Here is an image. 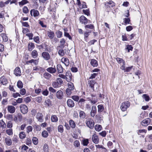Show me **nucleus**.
<instances>
[{
  "label": "nucleus",
  "instance_id": "8fccbe9b",
  "mask_svg": "<svg viewBox=\"0 0 152 152\" xmlns=\"http://www.w3.org/2000/svg\"><path fill=\"white\" fill-rule=\"evenodd\" d=\"M133 48L131 45H127L126 46L125 49L128 50V52H129L130 51H132Z\"/></svg>",
  "mask_w": 152,
  "mask_h": 152
},
{
  "label": "nucleus",
  "instance_id": "4d7b16f0",
  "mask_svg": "<svg viewBox=\"0 0 152 152\" xmlns=\"http://www.w3.org/2000/svg\"><path fill=\"white\" fill-rule=\"evenodd\" d=\"M72 98L75 101L78 102L80 100L79 96L76 95L72 96Z\"/></svg>",
  "mask_w": 152,
  "mask_h": 152
},
{
  "label": "nucleus",
  "instance_id": "ea45409f",
  "mask_svg": "<svg viewBox=\"0 0 152 152\" xmlns=\"http://www.w3.org/2000/svg\"><path fill=\"white\" fill-rule=\"evenodd\" d=\"M82 12L84 14L87 15V16H90V12L89 9L86 10L83 9L82 10Z\"/></svg>",
  "mask_w": 152,
  "mask_h": 152
},
{
  "label": "nucleus",
  "instance_id": "412c9836",
  "mask_svg": "<svg viewBox=\"0 0 152 152\" xmlns=\"http://www.w3.org/2000/svg\"><path fill=\"white\" fill-rule=\"evenodd\" d=\"M57 69L58 73H63L64 69L61 64H58L57 65Z\"/></svg>",
  "mask_w": 152,
  "mask_h": 152
},
{
  "label": "nucleus",
  "instance_id": "bf43d9fd",
  "mask_svg": "<svg viewBox=\"0 0 152 152\" xmlns=\"http://www.w3.org/2000/svg\"><path fill=\"white\" fill-rule=\"evenodd\" d=\"M22 10L23 13L25 14H27L29 12L28 9V7L26 6H25L23 7L22 9Z\"/></svg>",
  "mask_w": 152,
  "mask_h": 152
},
{
  "label": "nucleus",
  "instance_id": "f704fd0d",
  "mask_svg": "<svg viewBox=\"0 0 152 152\" xmlns=\"http://www.w3.org/2000/svg\"><path fill=\"white\" fill-rule=\"evenodd\" d=\"M43 77L45 79L49 80L51 77V75L48 72H46L43 74Z\"/></svg>",
  "mask_w": 152,
  "mask_h": 152
},
{
  "label": "nucleus",
  "instance_id": "37998d69",
  "mask_svg": "<svg viewBox=\"0 0 152 152\" xmlns=\"http://www.w3.org/2000/svg\"><path fill=\"white\" fill-rule=\"evenodd\" d=\"M19 135L20 138L22 139L25 138L26 137V134L24 132H20Z\"/></svg>",
  "mask_w": 152,
  "mask_h": 152
},
{
  "label": "nucleus",
  "instance_id": "f3484780",
  "mask_svg": "<svg viewBox=\"0 0 152 152\" xmlns=\"http://www.w3.org/2000/svg\"><path fill=\"white\" fill-rule=\"evenodd\" d=\"M5 143L7 146H11L12 144V140L11 138L8 136L5 139Z\"/></svg>",
  "mask_w": 152,
  "mask_h": 152
},
{
  "label": "nucleus",
  "instance_id": "79ce46f5",
  "mask_svg": "<svg viewBox=\"0 0 152 152\" xmlns=\"http://www.w3.org/2000/svg\"><path fill=\"white\" fill-rule=\"evenodd\" d=\"M102 126L99 124H96L94 127V128L96 131L98 132L102 130Z\"/></svg>",
  "mask_w": 152,
  "mask_h": 152
},
{
  "label": "nucleus",
  "instance_id": "3c124183",
  "mask_svg": "<svg viewBox=\"0 0 152 152\" xmlns=\"http://www.w3.org/2000/svg\"><path fill=\"white\" fill-rule=\"evenodd\" d=\"M42 135L43 137L46 138L48 136V132L47 131L44 130L42 132Z\"/></svg>",
  "mask_w": 152,
  "mask_h": 152
},
{
  "label": "nucleus",
  "instance_id": "a18cd8bd",
  "mask_svg": "<svg viewBox=\"0 0 152 152\" xmlns=\"http://www.w3.org/2000/svg\"><path fill=\"white\" fill-rule=\"evenodd\" d=\"M68 89L70 90H73L75 87L74 84L72 83H68Z\"/></svg>",
  "mask_w": 152,
  "mask_h": 152
},
{
  "label": "nucleus",
  "instance_id": "39448f33",
  "mask_svg": "<svg viewBox=\"0 0 152 152\" xmlns=\"http://www.w3.org/2000/svg\"><path fill=\"white\" fill-rule=\"evenodd\" d=\"M87 126L90 129H93L94 127V123L93 120L91 118H88L86 121Z\"/></svg>",
  "mask_w": 152,
  "mask_h": 152
},
{
  "label": "nucleus",
  "instance_id": "7ed1b4c3",
  "mask_svg": "<svg viewBox=\"0 0 152 152\" xmlns=\"http://www.w3.org/2000/svg\"><path fill=\"white\" fill-rule=\"evenodd\" d=\"M20 112L24 115L27 113L28 111V107L25 104H21L19 106Z\"/></svg>",
  "mask_w": 152,
  "mask_h": 152
},
{
  "label": "nucleus",
  "instance_id": "7c9ffc66",
  "mask_svg": "<svg viewBox=\"0 0 152 152\" xmlns=\"http://www.w3.org/2000/svg\"><path fill=\"white\" fill-rule=\"evenodd\" d=\"M47 72L49 73L53 74L56 72V69L55 68L53 67H49L46 69Z\"/></svg>",
  "mask_w": 152,
  "mask_h": 152
},
{
  "label": "nucleus",
  "instance_id": "4be33fe9",
  "mask_svg": "<svg viewBox=\"0 0 152 152\" xmlns=\"http://www.w3.org/2000/svg\"><path fill=\"white\" fill-rule=\"evenodd\" d=\"M15 107L12 105H9L7 107V110L11 113H14L15 111Z\"/></svg>",
  "mask_w": 152,
  "mask_h": 152
},
{
  "label": "nucleus",
  "instance_id": "a211bd4d",
  "mask_svg": "<svg viewBox=\"0 0 152 152\" xmlns=\"http://www.w3.org/2000/svg\"><path fill=\"white\" fill-rule=\"evenodd\" d=\"M1 83L4 85H6L8 83L7 79L5 78L4 76H2L0 78Z\"/></svg>",
  "mask_w": 152,
  "mask_h": 152
},
{
  "label": "nucleus",
  "instance_id": "69168bd1",
  "mask_svg": "<svg viewBox=\"0 0 152 152\" xmlns=\"http://www.w3.org/2000/svg\"><path fill=\"white\" fill-rule=\"evenodd\" d=\"M116 60L118 64H120L121 63H124L125 62V61L121 58L117 57L116 58Z\"/></svg>",
  "mask_w": 152,
  "mask_h": 152
},
{
  "label": "nucleus",
  "instance_id": "09e8293b",
  "mask_svg": "<svg viewBox=\"0 0 152 152\" xmlns=\"http://www.w3.org/2000/svg\"><path fill=\"white\" fill-rule=\"evenodd\" d=\"M6 133L9 135H12L13 134V130L12 129H7L6 130Z\"/></svg>",
  "mask_w": 152,
  "mask_h": 152
},
{
  "label": "nucleus",
  "instance_id": "2eb2a0df",
  "mask_svg": "<svg viewBox=\"0 0 152 152\" xmlns=\"http://www.w3.org/2000/svg\"><path fill=\"white\" fill-rule=\"evenodd\" d=\"M57 98L59 99H62L64 97V94L63 91L60 90L58 91L56 93Z\"/></svg>",
  "mask_w": 152,
  "mask_h": 152
},
{
  "label": "nucleus",
  "instance_id": "052dcab7",
  "mask_svg": "<svg viewBox=\"0 0 152 152\" xmlns=\"http://www.w3.org/2000/svg\"><path fill=\"white\" fill-rule=\"evenodd\" d=\"M107 145L110 149H112L113 148V144L111 141H109L107 142Z\"/></svg>",
  "mask_w": 152,
  "mask_h": 152
},
{
  "label": "nucleus",
  "instance_id": "f257e3e1",
  "mask_svg": "<svg viewBox=\"0 0 152 152\" xmlns=\"http://www.w3.org/2000/svg\"><path fill=\"white\" fill-rule=\"evenodd\" d=\"M130 102L128 101H126L122 102L120 106V109L123 112L126 111L127 108L130 106Z\"/></svg>",
  "mask_w": 152,
  "mask_h": 152
},
{
  "label": "nucleus",
  "instance_id": "9d476101",
  "mask_svg": "<svg viewBox=\"0 0 152 152\" xmlns=\"http://www.w3.org/2000/svg\"><path fill=\"white\" fill-rule=\"evenodd\" d=\"M42 56L45 60L48 61L50 58V56L48 52L44 51L42 53Z\"/></svg>",
  "mask_w": 152,
  "mask_h": 152
},
{
  "label": "nucleus",
  "instance_id": "5701e85b",
  "mask_svg": "<svg viewBox=\"0 0 152 152\" xmlns=\"http://www.w3.org/2000/svg\"><path fill=\"white\" fill-rule=\"evenodd\" d=\"M14 73L16 76H20L21 75V72L20 68L19 67L15 68L14 70Z\"/></svg>",
  "mask_w": 152,
  "mask_h": 152
},
{
  "label": "nucleus",
  "instance_id": "4468645a",
  "mask_svg": "<svg viewBox=\"0 0 152 152\" xmlns=\"http://www.w3.org/2000/svg\"><path fill=\"white\" fill-rule=\"evenodd\" d=\"M92 141L95 144H98L99 142L98 136L96 134H94L92 137Z\"/></svg>",
  "mask_w": 152,
  "mask_h": 152
},
{
  "label": "nucleus",
  "instance_id": "e2e57ef3",
  "mask_svg": "<svg viewBox=\"0 0 152 152\" xmlns=\"http://www.w3.org/2000/svg\"><path fill=\"white\" fill-rule=\"evenodd\" d=\"M142 97L146 101H148L150 100L149 96L146 94H143Z\"/></svg>",
  "mask_w": 152,
  "mask_h": 152
},
{
  "label": "nucleus",
  "instance_id": "a19ab883",
  "mask_svg": "<svg viewBox=\"0 0 152 152\" xmlns=\"http://www.w3.org/2000/svg\"><path fill=\"white\" fill-rule=\"evenodd\" d=\"M51 120L52 122H56L58 121V119L56 115H53L51 116Z\"/></svg>",
  "mask_w": 152,
  "mask_h": 152
},
{
  "label": "nucleus",
  "instance_id": "603ef678",
  "mask_svg": "<svg viewBox=\"0 0 152 152\" xmlns=\"http://www.w3.org/2000/svg\"><path fill=\"white\" fill-rule=\"evenodd\" d=\"M56 34V35L57 37L58 38H60L62 37L63 33L62 31H57Z\"/></svg>",
  "mask_w": 152,
  "mask_h": 152
},
{
  "label": "nucleus",
  "instance_id": "bb28decb",
  "mask_svg": "<svg viewBox=\"0 0 152 152\" xmlns=\"http://www.w3.org/2000/svg\"><path fill=\"white\" fill-rule=\"evenodd\" d=\"M43 116L42 113H38L37 114V118L38 121L40 122H42L43 121Z\"/></svg>",
  "mask_w": 152,
  "mask_h": 152
},
{
  "label": "nucleus",
  "instance_id": "473e14b6",
  "mask_svg": "<svg viewBox=\"0 0 152 152\" xmlns=\"http://www.w3.org/2000/svg\"><path fill=\"white\" fill-rule=\"evenodd\" d=\"M60 43V47L63 48H64L65 46V43L67 44L66 43L65 39L64 38L61 39Z\"/></svg>",
  "mask_w": 152,
  "mask_h": 152
},
{
  "label": "nucleus",
  "instance_id": "c9c22d12",
  "mask_svg": "<svg viewBox=\"0 0 152 152\" xmlns=\"http://www.w3.org/2000/svg\"><path fill=\"white\" fill-rule=\"evenodd\" d=\"M91 32V31H86L84 33V39L85 41H88V37L90 33Z\"/></svg>",
  "mask_w": 152,
  "mask_h": 152
},
{
  "label": "nucleus",
  "instance_id": "13d9d810",
  "mask_svg": "<svg viewBox=\"0 0 152 152\" xmlns=\"http://www.w3.org/2000/svg\"><path fill=\"white\" fill-rule=\"evenodd\" d=\"M34 41L37 44L40 43L39 38L38 36H35L33 38Z\"/></svg>",
  "mask_w": 152,
  "mask_h": 152
},
{
  "label": "nucleus",
  "instance_id": "de8ad7c7",
  "mask_svg": "<svg viewBox=\"0 0 152 152\" xmlns=\"http://www.w3.org/2000/svg\"><path fill=\"white\" fill-rule=\"evenodd\" d=\"M32 141L33 143L35 145H37L38 143V138L36 137H33Z\"/></svg>",
  "mask_w": 152,
  "mask_h": 152
},
{
  "label": "nucleus",
  "instance_id": "c03bdc74",
  "mask_svg": "<svg viewBox=\"0 0 152 152\" xmlns=\"http://www.w3.org/2000/svg\"><path fill=\"white\" fill-rule=\"evenodd\" d=\"M33 130V127L31 126H28L26 128V132L27 133L29 134Z\"/></svg>",
  "mask_w": 152,
  "mask_h": 152
},
{
  "label": "nucleus",
  "instance_id": "49530a36",
  "mask_svg": "<svg viewBox=\"0 0 152 152\" xmlns=\"http://www.w3.org/2000/svg\"><path fill=\"white\" fill-rule=\"evenodd\" d=\"M52 86L55 88H57L60 87L57 82H53L52 83Z\"/></svg>",
  "mask_w": 152,
  "mask_h": 152
},
{
  "label": "nucleus",
  "instance_id": "4c0bfd02",
  "mask_svg": "<svg viewBox=\"0 0 152 152\" xmlns=\"http://www.w3.org/2000/svg\"><path fill=\"white\" fill-rule=\"evenodd\" d=\"M86 114L84 111L80 110V111L79 116L81 118L84 119L86 118Z\"/></svg>",
  "mask_w": 152,
  "mask_h": 152
},
{
  "label": "nucleus",
  "instance_id": "dca6fc26",
  "mask_svg": "<svg viewBox=\"0 0 152 152\" xmlns=\"http://www.w3.org/2000/svg\"><path fill=\"white\" fill-rule=\"evenodd\" d=\"M97 112L96 108L95 106L93 105L92 107V109L90 112L91 115V117H94Z\"/></svg>",
  "mask_w": 152,
  "mask_h": 152
},
{
  "label": "nucleus",
  "instance_id": "0eeeda50",
  "mask_svg": "<svg viewBox=\"0 0 152 152\" xmlns=\"http://www.w3.org/2000/svg\"><path fill=\"white\" fill-rule=\"evenodd\" d=\"M151 119L149 118L143 120L141 122V125L144 126L146 127L150 124Z\"/></svg>",
  "mask_w": 152,
  "mask_h": 152
},
{
  "label": "nucleus",
  "instance_id": "c756f323",
  "mask_svg": "<svg viewBox=\"0 0 152 152\" xmlns=\"http://www.w3.org/2000/svg\"><path fill=\"white\" fill-rule=\"evenodd\" d=\"M47 35L49 38L50 39H52L54 38L55 34L54 32L51 30L47 31Z\"/></svg>",
  "mask_w": 152,
  "mask_h": 152
},
{
  "label": "nucleus",
  "instance_id": "58836bf2",
  "mask_svg": "<svg viewBox=\"0 0 152 152\" xmlns=\"http://www.w3.org/2000/svg\"><path fill=\"white\" fill-rule=\"evenodd\" d=\"M69 124L70 127L72 128H74L76 127V124L74 121L72 119L70 120L69 121Z\"/></svg>",
  "mask_w": 152,
  "mask_h": 152
},
{
  "label": "nucleus",
  "instance_id": "20e7f679",
  "mask_svg": "<svg viewBox=\"0 0 152 152\" xmlns=\"http://www.w3.org/2000/svg\"><path fill=\"white\" fill-rule=\"evenodd\" d=\"M97 84L96 81L94 80H89L88 82L87 86L91 89L93 91H95L94 86L95 84Z\"/></svg>",
  "mask_w": 152,
  "mask_h": 152
},
{
  "label": "nucleus",
  "instance_id": "e433bc0d",
  "mask_svg": "<svg viewBox=\"0 0 152 152\" xmlns=\"http://www.w3.org/2000/svg\"><path fill=\"white\" fill-rule=\"evenodd\" d=\"M27 0H22L21 1L18 2V4L20 6H22L27 4L29 3Z\"/></svg>",
  "mask_w": 152,
  "mask_h": 152
},
{
  "label": "nucleus",
  "instance_id": "f03ea898",
  "mask_svg": "<svg viewBox=\"0 0 152 152\" xmlns=\"http://www.w3.org/2000/svg\"><path fill=\"white\" fill-rule=\"evenodd\" d=\"M105 8L108 10L111 8H113L115 6V3L112 0L106 1L104 3Z\"/></svg>",
  "mask_w": 152,
  "mask_h": 152
},
{
  "label": "nucleus",
  "instance_id": "f8f14e48",
  "mask_svg": "<svg viewBox=\"0 0 152 152\" xmlns=\"http://www.w3.org/2000/svg\"><path fill=\"white\" fill-rule=\"evenodd\" d=\"M30 14L31 16H33L34 17L38 16L39 15V12L34 9H32L30 10Z\"/></svg>",
  "mask_w": 152,
  "mask_h": 152
},
{
  "label": "nucleus",
  "instance_id": "a878e982",
  "mask_svg": "<svg viewBox=\"0 0 152 152\" xmlns=\"http://www.w3.org/2000/svg\"><path fill=\"white\" fill-rule=\"evenodd\" d=\"M31 51V55L32 57L34 58H35L38 57V51L36 50H34Z\"/></svg>",
  "mask_w": 152,
  "mask_h": 152
},
{
  "label": "nucleus",
  "instance_id": "ddd939ff",
  "mask_svg": "<svg viewBox=\"0 0 152 152\" xmlns=\"http://www.w3.org/2000/svg\"><path fill=\"white\" fill-rule=\"evenodd\" d=\"M44 48L45 49V50L46 52L50 53L53 50V46H51V45H49L46 44V43H45Z\"/></svg>",
  "mask_w": 152,
  "mask_h": 152
},
{
  "label": "nucleus",
  "instance_id": "6e6d98bb",
  "mask_svg": "<svg viewBox=\"0 0 152 152\" xmlns=\"http://www.w3.org/2000/svg\"><path fill=\"white\" fill-rule=\"evenodd\" d=\"M89 143V140L88 139H84L83 140L82 144L84 146H87Z\"/></svg>",
  "mask_w": 152,
  "mask_h": 152
},
{
  "label": "nucleus",
  "instance_id": "5fc2aeb1",
  "mask_svg": "<svg viewBox=\"0 0 152 152\" xmlns=\"http://www.w3.org/2000/svg\"><path fill=\"white\" fill-rule=\"evenodd\" d=\"M45 105H47L48 106H50L52 105L51 101L50 99H47L45 102Z\"/></svg>",
  "mask_w": 152,
  "mask_h": 152
},
{
  "label": "nucleus",
  "instance_id": "72a5a7b5",
  "mask_svg": "<svg viewBox=\"0 0 152 152\" xmlns=\"http://www.w3.org/2000/svg\"><path fill=\"white\" fill-rule=\"evenodd\" d=\"M97 107L98 113H102L104 110V106L102 104H99L98 105Z\"/></svg>",
  "mask_w": 152,
  "mask_h": 152
},
{
  "label": "nucleus",
  "instance_id": "423d86ee",
  "mask_svg": "<svg viewBox=\"0 0 152 152\" xmlns=\"http://www.w3.org/2000/svg\"><path fill=\"white\" fill-rule=\"evenodd\" d=\"M79 20L81 23L85 25L86 24L88 21L89 22H90L91 21L90 20H88L84 15L81 16L79 18Z\"/></svg>",
  "mask_w": 152,
  "mask_h": 152
},
{
  "label": "nucleus",
  "instance_id": "774afa93",
  "mask_svg": "<svg viewBox=\"0 0 152 152\" xmlns=\"http://www.w3.org/2000/svg\"><path fill=\"white\" fill-rule=\"evenodd\" d=\"M43 150L44 152H48V146L47 144H45L43 146Z\"/></svg>",
  "mask_w": 152,
  "mask_h": 152
},
{
  "label": "nucleus",
  "instance_id": "338daca9",
  "mask_svg": "<svg viewBox=\"0 0 152 152\" xmlns=\"http://www.w3.org/2000/svg\"><path fill=\"white\" fill-rule=\"evenodd\" d=\"M131 20L130 18H124V22L126 24L130 23Z\"/></svg>",
  "mask_w": 152,
  "mask_h": 152
},
{
  "label": "nucleus",
  "instance_id": "2f4dec72",
  "mask_svg": "<svg viewBox=\"0 0 152 152\" xmlns=\"http://www.w3.org/2000/svg\"><path fill=\"white\" fill-rule=\"evenodd\" d=\"M90 64L92 66L94 67H97L98 65L97 61L94 59L91 60Z\"/></svg>",
  "mask_w": 152,
  "mask_h": 152
},
{
  "label": "nucleus",
  "instance_id": "680f3d73",
  "mask_svg": "<svg viewBox=\"0 0 152 152\" xmlns=\"http://www.w3.org/2000/svg\"><path fill=\"white\" fill-rule=\"evenodd\" d=\"M2 37L3 39V40L4 42H5L8 41V38L6 34H3Z\"/></svg>",
  "mask_w": 152,
  "mask_h": 152
},
{
  "label": "nucleus",
  "instance_id": "1a4fd4ad",
  "mask_svg": "<svg viewBox=\"0 0 152 152\" xmlns=\"http://www.w3.org/2000/svg\"><path fill=\"white\" fill-rule=\"evenodd\" d=\"M86 101V100L85 99L83 98H80L77 102L79 107L82 109H83L84 108Z\"/></svg>",
  "mask_w": 152,
  "mask_h": 152
},
{
  "label": "nucleus",
  "instance_id": "0e129e2a",
  "mask_svg": "<svg viewBox=\"0 0 152 152\" xmlns=\"http://www.w3.org/2000/svg\"><path fill=\"white\" fill-rule=\"evenodd\" d=\"M35 100L38 103H40L42 101V98L41 97L37 96L35 98Z\"/></svg>",
  "mask_w": 152,
  "mask_h": 152
},
{
  "label": "nucleus",
  "instance_id": "6e6552de",
  "mask_svg": "<svg viewBox=\"0 0 152 152\" xmlns=\"http://www.w3.org/2000/svg\"><path fill=\"white\" fill-rule=\"evenodd\" d=\"M65 79L67 82H70L72 79V74L69 71H67L65 73Z\"/></svg>",
  "mask_w": 152,
  "mask_h": 152
},
{
  "label": "nucleus",
  "instance_id": "393cba45",
  "mask_svg": "<svg viewBox=\"0 0 152 152\" xmlns=\"http://www.w3.org/2000/svg\"><path fill=\"white\" fill-rule=\"evenodd\" d=\"M95 118L96 120L98 122L100 121L101 120H102L103 118V116L102 115V113H99L96 115H95Z\"/></svg>",
  "mask_w": 152,
  "mask_h": 152
},
{
  "label": "nucleus",
  "instance_id": "aec40b11",
  "mask_svg": "<svg viewBox=\"0 0 152 152\" xmlns=\"http://www.w3.org/2000/svg\"><path fill=\"white\" fill-rule=\"evenodd\" d=\"M39 58L38 59H31V60L26 61V64H30L33 63L35 65H36L38 64Z\"/></svg>",
  "mask_w": 152,
  "mask_h": 152
},
{
  "label": "nucleus",
  "instance_id": "864d4df0",
  "mask_svg": "<svg viewBox=\"0 0 152 152\" xmlns=\"http://www.w3.org/2000/svg\"><path fill=\"white\" fill-rule=\"evenodd\" d=\"M17 86L18 88L21 89L23 87V84L21 81L19 80L17 82Z\"/></svg>",
  "mask_w": 152,
  "mask_h": 152
},
{
  "label": "nucleus",
  "instance_id": "b1692460",
  "mask_svg": "<svg viewBox=\"0 0 152 152\" xmlns=\"http://www.w3.org/2000/svg\"><path fill=\"white\" fill-rule=\"evenodd\" d=\"M35 48V45L32 42H29L28 45V49L29 51H32Z\"/></svg>",
  "mask_w": 152,
  "mask_h": 152
},
{
  "label": "nucleus",
  "instance_id": "c85d7f7f",
  "mask_svg": "<svg viewBox=\"0 0 152 152\" xmlns=\"http://www.w3.org/2000/svg\"><path fill=\"white\" fill-rule=\"evenodd\" d=\"M67 105L70 107H72L75 106L74 101L71 99H69L67 101Z\"/></svg>",
  "mask_w": 152,
  "mask_h": 152
},
{
  "label": "nucleus",
  "instance_id": "9b49d317",
  "mask_svg": "<svg viewBox=\"0 0 152 152\" xmlns=\"http://www.w3.org/2000/svg\"><path fill=\"white\" fill-rule=\"evenodd\" d=\"M23 119V116L20 113H18L17 114V116H15L14 118V120L15 122H17L18 121H21Z\"/></svg>",
  "mask_w": 152,
  "mask_h": 152
},
{
  "label": "nucleus",
  "instance_id": "6ab92c4d",
  "mask_svg": "<svg viewBox=\"0 0 152 152\" xmlns=\"http://www.w3.org/2000/svg\"><path fill=\"white\" fill-rule=\"evenodd\" d=\"M61 62L64 64L65 66H68L70 64V62L68 59L66 58H63L61 59Z\"/></svg>",
  "mask_w": 152,
  "mask_h": 152
},
{
  "label": "nucleus",
  "instance_id": "cd10ccee",
  "mask_svg": "<svg viewBox=\"0 0 152 152\" xmlns=\"http://www.w3.org/2000/svg\"><path fill=\"white\" fill-rule=\"evenodd\" d=\"M85 29L87 30L88 29H92V31H95V27L93 24H90L88 25H85L84 26Z\"/></svg>",
  "mask_w": 152,
  "mask_h": 152
}]
</instances>
